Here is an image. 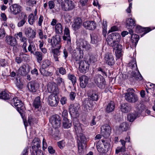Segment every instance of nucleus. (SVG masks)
I'll return each instance as SVG.
<instances>
[{"label":"nucleus","mask_w":155,"mask_h":155,"mask_svg":"<svg viewBox=\"0 0 155 155\" xmlns=\"http://www.w3.org/2000/svg\"><path fill=\"white\" fill-rule=\"evenodd\" d=\"M76 43V50L73 51L72 58L76 61H78L83 57V51H90L91 47L89 42L82 39H77Z\"/></svg>","instance_id":"obj_1"},{"label":"nucleus","mask_w":155,"mask_h":155,"mask_svg":"<svg viewBox=\"0 0 155 155\" xmlns=\"http://www.w3.org/2000/svg\"><path fill=\"white\" fill-rule=\"evenodd\" d=\"M121 36L117 33H114L111 34L107 39L108 44L112 47L114 50H115V53L116 57L120 58L122 55V45L119 43L121 39Z\"/></svg>","instance_id":"obj_2"},{"label":"nucleus","mask_w":155,"mask_h":155,"mask_svg":"<svg viewBox=\"0 0 155 155\" xmlns=\"http://www.w3.org/2000/svg\"><path fill=\"white\" fill-rule=\"evenodd\" d=\"M134 91L133 89L129 88L127 90V92L125 93V99L128 102L135 103L138 101V97L134 93Z\"/></svg>","instance_id":"obj_3"},{"label":"nucleus","mask_w":155,"mask_h":155,"mask_svg":"<svg viewBox=\"0 0 155 155\" xmlns=\"http://www.w3.org/2000/svg\"><path fill=\"white\" fill-rule=\"evenodd\" d=\"M10 103L12 106H14L16 108L17 111L21 116H22L24 113L25 108L22 101L18 97H15L11 101Z\"/></svg>","instance_id":"obj_4"},{"label":"nucleus","mask_w":155,"mask_h":155,"mask_svg":"<svg viewBox=\"0 0 155 155\" xmlns=\"http://www.w3.org/2000/svg\"><path fill=\"white\" fill-rule=\"evenodd\" d=\"M48 41L51 45L54 48H60L61 47V38L59 35H56L52 37L51 39L48 38Z\"/></svg>","instance_id":"obj_5"},{"label":"nucleus","mask_w":155,"mask_h":155,"mask_svg":"<svg viewBox=\"0 0 155 155\" xmlns=\"http://www.w3.org/2000/svg\"><path fill=\"white\" fill-rule=\"evenodd\" d=\"M49 121L55 129L60 127L61 121L60 117L58 115H52L49 118Z\"/></svg>","instance_id":"obj_6"},{"label":"nucleus","mask_w":155,"mask_h":155,"mask_svg":"<svg viewBox=\"0 0 155 155\" xmlns=\"http://www.w3.org/2000/svg\"><path fill=\"white\" fill-rule=\"evenodd\" d=\"M94 80L95 83L99 88L104 89L105 87V79L102 76L99 74L95 75L94 78Z\"/></svg>","instance_id":"obj_7"},{"label":"nucleus","mask_w":155,"mask_h":155,"mask_svg":"<svg viewBox=\"0 0 155 155\" xmlns=\"http://www.w3.org/2000/svg\"><path fill=\"white\" fill-rule=\"evenodd\" d=\"M75 7L74 3L70 0H66L61 4L62 9L65 11H71Z\"/></svg>","instance_id":"obj_8"},{"label":"nucleus","mask_w":155,"mask_h":155,"mask_svg":"<svg viewBox=\"0 0 155 155\" xmlns=\"http://www.w3.org/2000/svg\"><path fill=\"white\" fill-rule=\"evenodd\" d=\"M90 64L87 61L85 60L81 61L79 63V70L81 73H85L87 72L89 68Z\"/></svg>","instance_id":"obj_9"},{"label":"nucleus","mask_w":155,"mask_h":155,"mask_svg":"<svg viewBox=\"0 0 155 155\" xmlns=\"http://www.w3.org/2000/svg\"><path fill=\"white\" fill-rule=\"evenodd\" d=\"M104 61L110 66H113L115 63V60L112 53L110 52L106 53L104 56Z\"/></svg>","instance_id":"obj_10"},{"label":"nucleus","mask_w":155,"mask_h":155,"mask_svg":"<svg viewBox=\"0 0 155 155\" xmlns=\"http://www.w3.org/2000/svg\"><path fill=\"white\" fill-rule=\"evenodd\" d=\"M21 6L18 4H14L10 6V11L11 13L15 15L19 14L22 11Z\"/></svg>","instance_id":"obj_11"},{"label":"nucleus","mask_w":155,"mask_h":155,"mask_svg":"<svg viewBox=\"0 0 155 155\" xmlns=\"http://www.w3.org/2000/svg\"><path fill=\"white\" fill-rule=\"evenodd\" d=\"M78 138L77 139V145L79 150H82L83 147V144H85L86 142V139L85 136L82 133H80L79 137L78 134L77 135Z\"/></svg>","instance_id":"obj_12"},{"label":"nucleus","mask_w":155,"mask_h":155,"mask_svg":"<svg viewBox=\"0 0 155 155\" xmlns=\"http://www.w3.org/2000/svg\"><path fill=\"white\" fill-rule=\"evenodd\" d=\"M48 91L49 93H53L57 95L59 93V90L56 84L54 82L49 83L47 85Z\"/></svg>","instance_id":"obj_13"},{"label":"nucleus","mask_w":155,"mask_h":155,"mask_svg":"<svg viewBox=\"0 0 155 155\" xmlns=\"http://www.w3.org/2000/svg\"><path fill=\"white\" fill-rule=\"evenodd\" d=\"M59 101V98L57 95L51 94L48 96V103L51 106H56L58 105Z\"/></svg>","instance_id":"obj_14"},{"label":"nucleus","mask_w":155,"mask_h":155,"mask_svg":"<svg viewBox=\"0 0 155 155\" xmlns=\"http://www.w3.org/2000/svg\"><path fill=\"white\" fill-rule=\"evenodd\" d=\"M101 133L105 138L108 137L110 134L111 131V127L108 125L105 124L101 127Z\"/></svg>","instance_id":"obj_15"},{"label":"nucleus","mask_w":155,"mask_h":155,"mask_svg":"<svg viewBox=\"0 0 155 155\" xmlns=\"http://www.w3.org/2000/svg\"><path fill=\"white\" fill-rule=\"evenodd\" d=\"M30 72L29 66L25 64L22 65L18 70V73L23 76H25Z\"/></svg>","instance_id":"obj_16"},{"label":"nucleus","mask_w":155,"mask_h":155,"mask_svg":"<svg viewBox=\"0 0 155 155\" xmlns=\"http://www.w3.org/2000/svg\"><path fill=\"white\" fill-rule=\"evenodd\" d=\"M5 41L8 45L14 47V50L17 48L16 46L17 45V41L15 38L8 36L6 37Z\"/></svg>","instance_id":"obj_17"},{"label":"nucleus","mask_w":155,"mask_h":155,"mask_svg":"<svg viewBox=\"0 0 155 155\" xmlns=\"http://www.w3.org/2000/svg\"><path fill=\"white\" fill-rule=\"evenodd\" d=\"M28 88L29 91L32 92H35L38 89L39 85L35 81H33L30 82L28 85Z\"/></svg>","instance_id":"obj_18"},{"label":"nucleus","mask_w":155,"mask_h":155,"mask_svg":"<svg viewBox=\"0 0 155 155\" xmlns=\"http://www.w3.org/2000/svg\"><path fill=\"white\" fill-rule=\"evenodd\" d=\"M83 26L87 29L93 30L96 27V23L94 21H86L83 24Z\"/></svg>","instance_id":"obj_19"},{"label":"nucleus","mask_w":155,"mask_h":155,"mask_svg":"<svg viewBox=\"0 0 155 155\" xmlns=\"http://www.w3.org/2000/svg\"><path fill=\"white\" fill-rule=\"evenodd\" d=\"M143 78L142 77L138 71L137 72L133 71L131 73V77L130 78V81L133 82L136 80H141Z\"/></svg>","instance_id":"obj_20"},{"label":"nucleus","mask_w":155,"mask_h":155,"mask_svg":"<svg viewBox=\"0 0 155 155\" xmlns=\"http://www.w3.org/2000/svg\"><path fill=\"white\" fill-rule=\"evenodd\" d=\"M79 107L78 104H71L69 107V112L71 114L76 115L78 113V109Z\"/></svg>","instance_id":"obj_21"},{"label":"nucleus","mask_w":155,"mask_h":155,"mask_svg":"<svg viewBox=\"0 0 155 155\" xmlns=\"http://www.w3.org/2000/svg\"><path fill=\"white\" fill-rule=\"evenodd\" d=\"M103 142V144L104 145V149L100 148V146H98L99 150L100 153H103L107 152L110 147V143L106 140H101Z\"/></svg>","instance_id":"obj_22"},{"label":"nucleus","mask_w":155,"mask_h":155,"mask_svg":"<svg viewBox=\"0 0 155 155\" xmlns=\"http://www.w3.org/2000/svg\"><path fill=\"white\" fill-rule=\"evenodd\" d=\"M88 77L86 75H83L79 78L80 86L82 88H85L88 83Z\"/></svg>","instance_id":"obj_23"},{"label":"nucleus","mask_w":155,"mask_h":155,"mask_svg":"<svg viewBox=\"0 0 155 155\" xmlns=\"http://www.w3.org/2000/svg\"><path fill=\"white\" fill-rule=\"evenodd\" d=\"M87 96L93 101H97L98 99V94L97 92L96 91L89 90L87 93Z\"/></svg>","instance_id":"obj_24"},{"label":"nucleus","mask_w":155,"mask_h":155,"mask_svg":"<svg viewBox=\"0 0 155 155\" xmlns=\"http://www.w3.org/2000/svg\"><path fill=\"white\" fill-rule=\"evenodd\" d=\"M136 111L134 113L130 114L127 116V119L130 122H133L136 118L138 116L139 113H140L141 112V110L138 107L137 109L136 110Z\"/></svg>","instance_id":"obj_25"},{"label":"nucleus","mask_w":155,"mask_h":155,"mask_svg":"<svg viewBox=\"0 0 155 155\" xmlns=\"http://www.w3.org/2000/svg\"><path fill=\"white\" fill-rule=\"evenodd\" d=\"M41 141L37 137L35 138L32 141L33 146L32 147V149L33 150H39L38 149L41 147Z\"/></svg>","instance_id":"obj_26"},{"label":"nucleus","mask_w":155,"mask_h":155,"mask_svg":"<svg viewBox=\"0 0 155 155\" xmlns=\"http://www.w3.org/2000/svg\"><path fill=\"white\" fill-rule=\"evenodd\" d=\"M37 13V9L36 8L34 11V13H31L28 16V21L31 25H32L35 22Z\"/></svg>","instance_id":"obj_27"},{"label":"nucleus","mask_w":155,"mask_h":155,"mask_svg":"<svg viewBox=\"0 0 155 155\" xmlns=\"http://www.w3.org/2000/svg\"><path fill=\"white\" fill-rule=\"evenodd\" d=\"M33 106L36 109L39 110L41 107V97L39 96L36 97L34 100Z\"/></svg>","instance_id":"obj_28"},{"label":"nucleus","mask_w":155,"mask_h":155,"mask_svg":"<svg viewBox=\"0 0 155 155\" xmlns=\"http://www.w3.org/2000/svg\"><path fill=\"white\" fill-rule=\"evenodd\" d=\"M82 23V20L80 18H78L75 19L72 25V27L74 29L76 30L79 29L81 26Z\"/></svg>","instance_id":"obj_29"},{"label":"nucleus","mask_w":155,"mask_h":155,"mask_svg":"<svg viewBox=\"0 0 155 155\" xmlns=\"http://www.w3.org/2000/svg\"><path fill=\"white\" fill-rule=\"evenodd\" d=\"M131 108L130 104L128 103L123 104L120 106L121 110L124 113H127L130 111Z\"/></svg>","instance_id":"obj_30"},{"label":"nucleus","mask_w":155,"mask_h":155,"mask_svg":"<svg viewBox=\"0 0 155 155\" xmlns=\"http://www.w3.org/2000/svg\"><path fill=\"white\" fill-rule=\"evenodd\" d=\"M55 48L52 50V52L54 54L53 57L54 61H59L58 59L60 57H58V56L60 55L61 52L59 51V49L60 48H58L57 47Z\"/></svg>","instance_id":"obj_31"},{"label":"nucleus","mask_w":155,"mask_h":155,"mask_svg":"<svg viewBox=\"0 0 155 155\" xmlns=\"http://www.w3.org/2000/svg\"><path fill=\"white\" fill-rule=\"evenodd\" d=\"M63 39L65 41H67L68 43L71 42V38L70 35V31L67 27H65L64 30V36H63Z\"/></svg>","instance_id":"obj_32"},{"label":"nucleus","mask_w":155,"mask_h":155,"mask_svg":"<svg viewBox=\"0 0 155 155\" xmlns=\"http://www.w3.org/2000/svg\"><path fill=\"white\" fill-rule=\"evenodd\" d=\"M33 54L35 56L37 62L40 63L44 57V55L40 51H36Z\"/></svg>","instance_id":"obj_33"},{"label":"nucleus","mask_w":155,"mask_h":155,"mask_svg":"<svg viewBox=\"0 0 155 155\" xmlns=\"http://www.w3.org/2000/svg\"><path fill=\"white\" fill-rule=\"evenodd\" d=\"M91 42L93 44H95L101 40V37L95 34H93L91 35Z\"/></svg>","instance_id":"obj_34"},{"label":"nucleus","mask_w":155,"mask_h":155,"mask_svg":"<svg viewBox=\"0 0 155 155\" xmlns=\"http://www.w3.org/2000/svg\"><path fill=\"white\" fill-rule=\"evenodd\" d=\"M126 25L127 27L132 28L136 25L135 21L131 18H128L126 20Z\"/></svg>","instance_id":"obj_35"},{"label":"nucleus","mask_w":155,"mask_h":155,"mask_svg":"<svg viewBox=\"0 0 155 155\" xmlns=\"http://www.w3.org/2000/svg\"><path fill=\"white\" fill-rule=\"evenodd\" d=\"M52 62L48 59H45L43 60L41 65V68L45 69L51 65Z\"/></svg>","instance_id":"obj_36"},{"label":"nucleus","mask_w":155,"mask_h":155,"mask_svg":"<svg viewBox=\"0 0 155 155\" xmlns=\"http://www.w3.org/2000/svg\"><path fill=\"white\" fill-rule=\"evenodd\" d=\"M115 104L113 101H111L107 106L106 111L107 112H110L113 111L115 108Z\"/></svg>","instance_id":"obj_37"},{"label":"nucleus","mask_w":155,"mask_h":155,"mask_svg":"<svg viewBox=\"0 0 155 155\" xmlns=\"http://www.w3.org/2000/svg\"><path fill=\"white\" fill-rule=\"evenodd\" d=\"M62 25L60 23L57 24L55 26V30L56 33L57 34H61L62 33Z\"/></svg>","instance_id":"obj_38"},{"label":"nucleus","mask_w":155,"mask_h":155,"mask_svg":"<svg viewBox=\"0 0 155 155\" xmlns=\"http://www.w3.org/2000/svg\"><path fill=\"white\" fill-rule=\"evenodd\" d=\"M63 126L65 128H69L71 126V121L68 119L63 120Z\"/></svg>","instance_id":"obj_39"},{"label":"nucleus","mask_w":155,"mask_h":155,"mask_svg":"<svg viewBox=\"0 0 155 155\" xmlns=\"http://www.w3.org/2000/svg\"><path fill=\"white\" fill-rule=\"evenodd\" d=\"M128 124L125 122H124L120 124L119 126V129L122 131H126L128 129Z\"/></svg>","instance_id":"obj_40"},{"label":"nucleus","mask_w":155,"mask_h":155,"mask_svg":"<svg viewBox=\"0 0 155 155\" xmlns=\"http://www.w3.org/2000/svg\"><path fill=\"white\" fill-rule=\"evenodd\" d=\"M28 50L31 54H34V51L36 50V48L34 43L33 42L31 43L28 47Z\"/></svg>","instance_id":"obj_41"},{"label":"nucleus","mask_w":155,"mask_h":155,"mask_svg":"<svg viewBox=\"0 0 155 155\" xmlns=\"http://www.w3.org/2000/svg\"><path fill=\"white\" fill-rule=\"evenodd\" d=\"M0 98L7 100L10 99V96L5 91H2L0 93Z\"/></svg>","instance_id":"obj_42"},{"label":"nucleus","mask_w":155,"mask_h":155,"mask_svg":"<svg viewBox=\"0 0 155 155\" xmlns=\"http://www.w3.org/2000/svg\"><path fill=\"white\" fill-rule=\"evenodd\" d=\"M40 71L41 74L43 76H49L52 75V74L48 71H46L45 69L40 68Z\"/></svg>","instance_id":"obj_43"},{"label":"nucleus","mask_w":155,"mask_h":155,"mask_svg":"<svg viewBox=\"0 0 155 155\" xmlns=\"http://www.w3.org/2000/svg\"><path fill=\"white\" fill-rule=\"evenodd\" d=\"M85 60L88 61L90 64L94 63L96 60V58L93 55H89Z\"/></svg>","instance_id":"obj_44"},{"label":"nucleus","mask_w":155,"mask_h":155,"mask_svg":"<svg viewBox=\"0 0 155 155\" xmlns=\"http://www.w3.org/2000/svg\"><path fill=\"white\" fill-rule=\"evenodd\" d=\"M139 36L136 34L133 35L131 36V39L132 42H134L136 45L139 40Z\"/></svg>","instance_id":"obj_45"},{"label":"nucleus","mask_w":155,"mask_h":155,"mask_svg":"<svg viewBox=\"0 0 155 155\" xmlns=\"http://www.w3.org/2000/svg\"><path fill=\"white\" fill-rule=\"evenodd\" d=\"M68 79L71 80L73 84H75L76 81V77L73 74L69 73L68 75Z\"/></svg>","instance_id":"obj_46"},{"label":"nucleus","mask_w":155,"mask_h":155,"mask_svg":"<svg viewBox=\"0 0 155 155\" xmlns=\"http://www.w3.org/2000/svg\"><path fill=\"white\" fill-rule=\"evenodd\" d=\"M56 83L58 85L64 86L65 84L63 79L61 77H58L56 79Z\"/></svg>","instance_id":"obj_47"},{"label":"nucleus","mask_w":155,"mask_h":155,"mask_svg":"<svg viewBox=\"0 0 155 155\" xmlns=\"http://www.w3.org/2000/svg\"><path fill=\"white\" fill-rule=\"evenodd\" d=\"M26 5L29 6L33 7L36 4L35 0H26Z\"/></svg>","instance_id":"obj_48"},{"label":"nucleus","mask_w":155,"mask_h":155,"mask_svg":"<svg viewBox=\"0 0 155 155\" xmlns=\"http://www.w3.org/2000/svg\"><path fill=\"white\" fill-rule=\"evenodd\" d=\"M126 150V147L122 146L119 147H117L115 153L117 154L120 152H124Z\"/></svg>","instance_id":"obj_49"},{"label":"nucleus","mask_w":155,"mask_h":155,"mask_svg":"<svg viewBox=\"0 0 155 155\" xmlns=\"http://www.w3.org/2000/svg\"><path fill=\"white\" fill-rule=\"evenodd\" d=\"M77 126L74 127L75 130L77 134H80L81 133L82 129L81 124H77Z\"/></svg>","instance_id":"obj_50"},{"label":"nucleus","mask_w":155,"mask_h":155,"mask_svg":"<svg viewBox=\"0 0 155 155\" xmlns=\"http://www.w3.org/2000/svg\"><path fill=\"white\" fill-rule=\"evenodd\" d=\"M36 32L35 30H34L29 34L28 36L27 37L29 40H32L36 37Z\"/></svg>","instance_id":"obj_51"},{"label":"nucleus","mask_w":155,"mask_h":155,"mask_svg":"<svg viewBox=\"0 0 155 155\" xmlns=\"http://www.w3.org/2000/svg\"><path fill=\"white\" fill-rule=\"evenodd\" d=\"M58 70L59 73L62 75H65L67 73V71L65 68L62 67L58 68Z\"/></svg>","instance_id":"obj_52"},{"label":"nucleus","mask_w":155,"mask_h":155,"mask_svg":"<svg viewBox=\"0 0 155 155\" xmlns=\"http://www.w3.org/2000/svg\"><path fill=\"white\" fill-rule=\"evenodd\" d=\"M34 30H33L30 27L27 28L25 31V34L26 36H28L29 34L31 33Z\"/></svg>","instance_id":"obj_53"},{"label":"nucleus","mask_w":155,"mask_h":155,"mask_svg":"<svg viewBox=\"0 0 155 155\" xmlns=\"http://www.w3.org/2000/svg\"><path fill=\"white\" fill-rule=\"evenodd\" d=\"M100 146V148H101L104 149V145L103 144V142L102 140H99L97 143V150L100 152V151L99 150L98 146Z\"/></svg>","instance_id":"obj_54"},{"label":"nucleus","mask_w":155,"mask_h":155,"mask_svg":"<svg viewBox=\"0 0 155 155\" xmlns=\"http://www.w3.org/2000/svg\"><path fill=\"white\" fill-rule=\"evenodd\" d=\"M26 20L22 19L18 23L17 25L18 27H20L22 26L26 22Z\"/></svg>","instance_id":"obj_55"},{"label":"nucleus","mask_w":155,"mask_h":155,"mask_svg":"<svg viewBox=\"0 0 155 155\" xmlns=\"http://www.w3.org/2000/svg\"><path fill=\"white\" fill-rule=\"evenodd\" d=\"M62 115L63 120L68 119V113L67 110H64L62 113Z\"/></svg>","instance_id":"obj_56"},{"label":"nucleus","mask_w":155,"mask_h":155,"mask_svg":"<svg viewBox=\"0 0 155 155\" xmlns=\"http://www.w3.org/2000/svg\"><path fill=\"white\" fill-rule=\"evenodd\" d=\"M97 71H101V74L104 76H107V74L106 72H105V70L103 69H102L101 67H99L97 68Z\"/></svg>","instance_id":"obj_57"},{"label":"nucleus","mask_w":155,"mask_h":155,"mask_svg":"<svg viewBox=\"0 0 155 155\" xmlns=\"http://www.w3.org/2000/svg\"><path fill=\"white\" fill-rule=\"evenodd\" d=\"M64 142L63 140L60 141L58 142V145L61 149H62L64 146Z\"/></svg>","instance_id":"obj_58"},{"label":"nucleus","mask_w":155,"mask_h":155,"mask_svg":"<svg viewBox=\"0 0 155 155\" xmlns=\"http://www.w3.org/2000/svg\"><path fill=\"white\" fill-rule=\"evenodd\" d=\"M32 155H43V153L40 150H33Z\"/></svg>","instance_id":"obj_59"},{"label":"nucleus","mask_w":155,"mask_h":155,"mask_svg":"<svg viewBox=\"0 0 155 155\" xmlns=\"http://www.w3.org/2000/svg\"><path fill=\"white\" fill-rule=\"evenodd\" d=\"M49 7L50 9H52L54 8L55 4L54 2L52 1H49L48 2Z\"/></svg>","instance_id":"obj_60"},{"label":"nucleus","mask_w":155,"mask_h":155,"mask_svg":"<svg viewBox=\"0 0 155 155\" xmlns=\"http://www.w3.org/2000/svg\"><path fill=\"white\" fill-rule=\"evenodd\" d=\"M136 30L138 33H140L145 31V30L144 28H142L141 26H137Z\"/></svg>","instance_id":"obj_61"},{"label":"nucleus","mask_w":155,"mask_h":155,"mask_svg":"<svg viewBox=\"0 0 155 155\" xmlns=\"http://www.w3.org/2000/svg\"><path fill=\"white\" fill-rule=\"evenodd\" d=\"M38 32L39 38L41 39H43L44 38V35L42 30L40 29L38 31Z\"/></svg>","instance_id":"obj_62"},{"label":"nucleus","mask_w":155,"mask_h":155,"mask_svg":"<svg viewBox=\"0 0 155 155\" xmlns=\"http://www.w3.org/2000/svg\"><path fill=\"white\" fill-rule=\"evenodd\" d=\"M15 36L17 39H18V36L20 38V39L23 38L24 36H23L22 33L21 32H19L15 34Z\"/></svg>","instance_id":"obj_63"},{"label":"nucleus","mask_w":155,"mask_h":155,"mask_svg":"<svg viewBox=\"0 0 155 155\" xmlns=\"http://www.w3.org/2000/svg\"><path fill=\"white\" fill-rule=\"evenodd\" d=\"M28 147H25L23 150L21 155H28Z\"/></svg>","instance_id":"obj_64"}]
</instances>
